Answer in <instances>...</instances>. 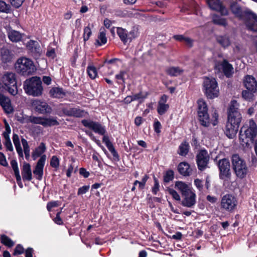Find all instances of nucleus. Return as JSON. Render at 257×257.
Listing matches in <instances>:
<instances>
[{"label": "nucleus", "mask_w": 257, "mask_h": 257, "mask_svg": "<svg viewBox=\"0 0 257 257\" xmlns=\"http://www.w3.org/2000/svg\"><path fill=\"white\" fill-rule=\"evenodd\" d=\"M257 134V126L253 119L247 121L239 132V142L243 147L249 148Z\"/></svg>", "instance_id": "1"}, {"label": "nucleus", "mask_w": 257, "mask_h": 257, "mask_svg": "<svg viewBox=\"0 0 257 257\" xmlns=\"http://www.w3.org/2000/svg\"><path fill=\"white\" fill-rule=\"evenodd\" d=\"M175 187L181 194L182 206L188 208L193 207L196 203V195L191 186L182 181H177Z\"/></svg>", "instance_id": "2"}, {"label": "nucleus", "mask_w": 257, "mask_h": 257, "mask_svg": "<svg viewBox=\"0 0 257 257\" xmlns=\"http://www.w3.org/2000/svg\"><path fill=\"white\" fill-rule=\"evenodd\" d=\"M198 114L199 120L204 126L208 127L211 124L213 126L218 123V114L216 110L212 114V118H210L207 113V106L205 102L202 99L198 100Z\"/></svg>", "instance_id": "3"}, {"label": "nucleus", "mask_w": 257, "mask_h": 257, "mask_svg": "<svg viewBox=\"0 0 257 257\" xmlns=\"http://www.w3.org/2000/svg\"><path fill=\"white\" fill-rule=\"evenodd\" d=\"M23 88L27 94L35 97L41 96L43 90L41 79L37 76L26 80L24 82Z\"/></svg>", "instance_id": "4"}, {"label": "nucleus", "mask_w": 257, "mask_h": 257, "mask_svg": "<svg viewBox=\"0 0 257 257\" xmlns=\"http://www.w3.org/2000/svg\"><path fill=\"white\" fill-rule=\"evenodd\" d=\"M242 119L240 112L228 114L225 134L229 139L233 138L236 135Z\"/></svg>", "instance_id": "5"}, {"label": "nucleus", "mask_w": 257, "mask_h": 257, "mask_svg": "<svg viewBox=\"0 0 257 257\" xmlns=\"http://www.w3.org/2000/svg\"><path fill=\"white\" fill-rule=\"evenodd\" d=\"M15 68L18 73L24 76H29L33 74L36 70L33 62L26 57L18 59Z\"/></svg>", "instance_id": "6"}, {"label": "nucleus", "mask_w": 257, "mask_h": 257, "mask_svg": "<svg viewBox=\"0 0 257 257\" xmlns=\"http://www.w3.org/2000/svg\"><path fill=\"white\" fill-rule=\"evenodd\" d=\"M233 169L236 176L240 178H244L248 173V168L245 161L238 155H233L232 157Z\"/></svg>", "instance_id": "7"}, {"label": "nucleus", "mask_w": 257, "mask_h": 257, "mask_svg": "<svg viewBox=\"0 0 257 257\" xmlns=\"http://www.w3.org/2000/svg\"><path fill=\"white\" fill-rule=\"evenodd\" d=\"M2 86L13 95L18 93L16 77L15 73L10 72L5 74L1 79Z\"/></svg>", "instance_id": "8"}, {"label": "nucleus", "mask_w": 257, "mask_h": 257, "mask_svg": "<svg viewBox=\"0 0 257 257\" xmlns=\"http://www.w3.org/2000/svg\"><path fill=\"white\" fill-rule=\"evenodd\" d=\"M203 88L206 96L210 99L216 97L219 94L217 83L213 77H205L203 81Z\"/></svg>", "instance_id": "9"}, {"label": "nucleus", "mask_w": 257, "mask_h": 257, "mask_svg": "<svg viewBox=\"0 0 257 257\" xmlns=\"http://www.w3.org/2000/svg\"><path fill=\"white\" fill-rule=\"evenodd\" d=\"M13 141L19 156L23 158L24 156V152L26 158L28 159L30 157V149L28 145V141L23 138L21 139V142L24 149L23 150L21 147L19 137L17 134H13Z\"/></svg>", "instance_id": "10"}, {"label": "nucleus", "mask_w": 257, "mask_h": 257, "mask_svg": "<svg viewBox=\"0 0 257 257\" xmlns=\"http://www.w3.org/2000/svg\"><path fill=\"white\" fill-rule=\"evenodd\" d=\"M237 204L236 198L231 194L224 195L221 200L220 207L223 210L227 212H232L235 208Z\"/></svg>", "instance_id": "11"}, {"label": "nucleus", "mask_w": 257, "mask_h": 257, "mask_svg": "<svg viewBox=\"0 0 257 257\" xmlns=\"http://www.w3.org/2000/svg\"><path fill=\"white\" fill-rule=\"evenodd\" d=\"M230 167V163L228 160L223 159L219 161V177L221 179L224 181H228L230 179L231 176Z\"/></svg>", "instance_id": "12"}, {"label": "nucleus", "mask_w": 257, "mask_h": 257, "mask_svg": "<svg viewBox=\"0 0 257 257\" xmlns=\"http://www.w3.org/2000/svg\"><path fill=\"white\" fill-rule=\"evenodd\" d=\"M209 156L208 152L205 150H201L196 156V162L198 169L200 171L204 170L208 163Z\"/></svg>", "instance_id": "13"}, {"label": "nucleus", "mask_w": 257, "mask_h": 257, "mask_svg": "<svg viewBox=\"0 0 257 257\" xmlns=\"http://www.w3.org/2000/svg\"><path fill=\"white\" fill-rule=\"evenodd\" d=\"M82 124L85 127L92 130L95 133L100 135H104L105 133V129L100 123L93 121L90 119H83L81 121Z\"/></svg>", "instance_id": "14"}, {"label": "nucleus", "mask_w": 257, "mask_h": 257, "mask_svg": "<svg viewBox=\"0 0 257 257\" xmlns=\"http://www.w3.org/2000/svg\"><path fill=\"white\" fill-rule=\"evenodd\" d=\"M33 108L40 113H49L51 111V108L44 101L38 99L32 100L31 103Z\"/></svg>", "instance_id": "15"}, {"label": "nucleus", "mask_w": 257, "mask_h": 257, "mask_svg": "<svg viewBox=\"0 0 257 257\" xmlns=\"http://www.w3.org/2000/svg\"><path fill=\"white\" fill-rule=\"evenodd\" d=\"M26 47L31 55L34 58H37L41 55L42 49L37 41L30 40L27 43Z\"/></svg>", "instance_id": "16"}, {"label": "nucleus", "mask_w": 257, "mask_h": 257, "mask_svg": "<svg viewBox=\"0 0 257 257\" xmlns=\"http://www.w3.org/2000/svg\"><path fill=\"white\" fill-rule=\"evenodd\" d=\"M46 160V156L43 155L38 160L33 173L35 175L36 178L39 180H42L43 176V169Z\"/></svg>", "instance_id": "17"}, {"label": "nucleus", "mask_w": 257, "mask_h": 257, "mask_svg": "<svg viewBox=\"0 0 257 257\" xmlns=\"http://www.w3.org/2000/svg\"><path fill=\"white\" fill-rule=\"evenodd\" d=\"M207 3L211 9L219 12L222 15H228L227 9L222 5L219 0H207Z\"/></svg>", "instance_id": "18"}, {"label": "nucleus", "mask_w": 257, "mask_h": 257, "mask_svg": "<svg viewBox=\"0 0 257 257\" xmlns=\"http://www.w3.org/2000/svg\"><path fill=\"white\" fill-rule=\"evenodd\" d=\"M243 83L245 87L249 91L255 92L257 90V82L254 77L247 75L244 78Z\"/></svg>", "instance_id": "19"}, {"label": "nucleus", "mask_w": 257, "mask_h": 257, "mask_svg": "<svg viewBox=\"0 0 257 257\" xmlns=\"http://www.w3.org/2000/svg\"><path fill=\"white\" fill-rule=\"evenodd\" d=\"M0 105L6 113L8 114L11 113L13 112V107L11 105L10 99L2 94L0 93Z\"/></svg>", "instance_id": "20"}, {"label": "nucleus", "mask_w": 257, "mask_h": 257, "mask_svg": "<svg viewBox=\"0 0 257 257\" xmlns=\"http://www.w3.org/2000/svg\"><path fill=\"white\" fill-rule=\"evenodd\" d=\"M64 113L67 115L76 117H82L85 116L87 114L86 111L78 108L64 109Z\"/></svg>", "instance_id": "21"}, {"label": "nucleus", "mask_w": 257, "mask_h": 257, "mask_svg": "<svg viewBox=\"0 0 257 257\" xmlns=\"http://www.w3.org/2000/svg\"><path fill=\"white\" fill-rule=\"evenodd\" d=\"M248 20L246 22L247 28L252 31H257V15L250 12L248 13Z\"/></svg>", "instance_id": "22"}, {"label": "nucleus", "mask_w": 257, "mask_h": 257, "mask_svg": "<svg viewBox=\"0 0 257 257\" xmlns=\"http://www.w3.org/2000/svg\"><path fill=\"white\" fill-rule=\"evenodd\" d=\"M167 99V96L166 95H163L162 96L160 101H159L157 111L158 113L160 115L164 114L167 111L169 107V105L166 104Z\"/></svg>", "instance_id": "23"}, {"label": "nucleus", "mask_w": 257, "mask_h": 257, "mask_svg": "<svg viewBox=\"0 0 257 257\" xmlns=\"http://www.w3.org/2000/svg\"><path fill=\"white\" fill-rule=\"evenodd\" d=\"M23 180L25 181H31L32 179V174L31 166L29 163H24L22 170Z\"/></svg>", "instance_id": "24"}, {"label": "nucleus", "mask_w": 257, "mask_h": 257, "mask_svg": "<svg viewBox=\"0 0 257 257\" xmlns=\"http://www.w3.org/2000/svg\"><path fill=\"white\" fill-rule=\"evenodd\" d=\"M11 165L14 172V174L16 178L17 182L19 186L22 188L23 187V185L22 182V179L20 174V171L17 161L15 160H12L11 161Z\"/></svg>", "instance_id": "25"}, {"label": "nucleus", "mask_w": 257, "mask_h": 257, "mask_svg": "<svg viewBox=\"0 0 257 257\" xmlns=\"http://www.w3.org/2000/svg\"><path fill=\"white\" fill-rule=\"evenodd\" d=\"M178 170L179 172L184 176H189L192 172L190 165L186 162H181L178 166Z\"/></svg>", "instance_id": "26"}, {"label": "nucleus", "mask_w": 257, "mask_h": 257, "mask_svg": "<svg viewBox=\"0 0 257 257\" xmlns=\"http://www.w3.org/2000/svg\"><path fill=\"white\" fill-rule=\"evenodd\" d=\"M102 141L105 144L108 150L110 152L114 158L118 159L119 156L117 152L116 151L115 148H114L112 144L109 141L108 137L107 136H105L104 135Z\"/></svg>", "instance_id": "27"}, {"label": "nucleus", "mask_w": 257, "mask_h": 257, "mask_svg": "<svg viewBox=\"0 0 257 257\" xmlns=\"http://www.w3.org/2000/svg\"><path fill=\"white\" fill-rule=\"evenodd\" d=\"M116 33L124 44L130 42L128 33L126 30L121 27L116 28Z\"/></svg>", "instance_id": "28"}, {"label": "nucleus", "mask_w": 257, "mask_h": 257, "mask_svg": "<svg viewBox=\"0 0 257 257\" xmlns=\"http://www.w3.org/2000/svg\"><path fill=\"white\" fill-rule=\"evenodd\" d=\"M46 147L44 143L42 142L40 145L35 148L32 153V158L34 160H36L38 157H41L42 154L46 151Z\"/></svg>", "instance_id": "29"}, {"label": "nucleus", "mask_w": 257, "mask_h": 257, "mask_svg": "<svg viewBox=\"0 0 257 257\" xmlns=\"http://www.w3.org/2000/svg\"><path fill=\"white\" fill-rule=\"evenodd\" d=\"M221 66L224 75L227 77H229L232 75L233 72V68L232 65L229 64L227 60H224Z\"/></svg>", "instance_id": "30"}, {"label": "nucleus", "mask_w": 257, "mask_h": 257, "mask_svg": "<svg viewBox=\"0 0 257 257\" xmlns=\"http://www.w3.org/2000/svg\"><path fill=\"white\" fill-rule=\"evenodd\" d=\"M233 55L236 58H240L244 55L245 50L242 44L235 43L232 47Z\"/></svg>", "instance_id": "31"}, {"label": "nucleus", "mask_w": 257, "mask_h": 257, "mask_svg": "<svg viewBox=\"0 0 257 257\" xmlns=\"http://www.w3.org/2000/svg\"><path fill=\"white\" fill-rule=\"evenodd\" d=\"M8 38L13 42H18L21 40L22 34L15 30H9L8 33Z\"/></svg>", "instance_id": "32"}, {"label": "nucleus", "mask_w": 257, "mask_h": 257, "mask_svg": "<svg viewBox=\"0 0 257 257\" xmlns=\"http://www.w3.org/2000/svg\"><path fill=\"white\" fill-rule=\"evenodd\" d=\"M216 41L224 48H227L231 44L230 38L227 35L217 36Z\"/></svg>", "instance_id": "33"}, {"label": "nucleus", "mask_w": 257, "mask_h": 257, "mask_svg": "<svg viewBox=\"0 0 257 257\" xmlns=\"http://www.w3.org/2000/svg\"><path fill=\"white\" fill-rule=\"evenodd\" d=\"M190 146L189 143L184 141L179 146L178 153L181 156H186L189 152Z\"/></svg>", "instance_id": "34"}, {"label": "nucleus", "mask_w": 257, "mask_h": 257, "mask_svg": "<svg viewBox=\"0 0 257 257\" xmlns=\"http://www.w3.org/2000/svg\"><path fill=\"white\" fill-rule=\"evenodd\" d=\"M50 95L54 98H63L65 95V93L62 88L54 87L50 90Z\"/></svg>", "instance_id": "35"}, {"label": "nucleus", "mask_w": 257, "mask_h": 257, "mask_svg": "<svg viewBox=\"0 0 257 257\" xmlns=\"http://www.w3.org/2000/svg\"><path fill=\"white\" fill-rule=\"evenodd\" d=\"M230 10L232 13L238 18L242 17V11L240 6L236 3H233L230 5Z\"/></svg>", "instance_id": "36"}, {"label": "nucleus", "mask_w": 257, "mask_h": 257, "mask_svg": "<svg viewBox=\"0 0 257 257\" xmlns=\"http://www.w3.org/2000/svg\"><path fill=\"white\" fill-rule=\"evenodd\" d=\"M166 73L171 76H177L183 72V70L179 67H170L167 68Z\"/></svg>", "instance_id": "37"}, {"label": "nucleus", "mask_w": 257, "mask_h": 257, "mask_svg": "<svg viewBox=\"0 0 257 257\" xmlns=\"http://www.w3.org/2000/svg\"><path fill=\"white\" fill-rule=\"evenodd\" d=\"M107 40L105 30L104 29H100L97 39L96 40L97 44L98 46L104 45L106 43Z\"/></svg>", "instance_id": "38"}, {"label": "nucleus", "mask_w": 257, "mask_h": 257, "mask_svg": "<svg viewBox=\"0 0 257 257\" xmlns=\"http://www.w3.org/2000/svg\"><path fill=\"white\" fill-rule=\"evenodd\" d=\"M59 122L54 117L44 118L43 117V125L44 126H51L57 125Z\"/></svg>", "instance_id": "39"}, {"label": "nucleus", "mask_w": 257, "mask_h": 257, "mask_svg": "<svg viewBox=\"0 0 257 257\" xmlns=\"http://www.w3.org/2000/svg\"><path fill=\"white\" fill-rule=\"evenodd\" d=\"M239 104L237 101L233 100L230 102L228 114H234L236 112H239L238 111Z\"/></svg>", "instance_id": "40"}, {"label": "nucleus", "mask_w": 257, "mask_h": 257, "mask_svg": "<svg viewBox=\"0 0 257 257\" xmlns=\"http://www.w3.org/2000/svg\"><path fill=\"white\" fill-rule=\"evenodd\" d=\"M1 240L3 244L9 247H12L15 244L14 242L10 237L4 234L1 235Z\"/></svg>", "instance_id": "41"}, {"label": "nucleus", "mask_w": 257, "mask_h": 257, "mask_svg": "<svg viewBox=\"0 0 257 257\" xmlns=\"http://www.w3.org/2000/svg\"><path fill=\"white\" fill-rule=\"evenodd\" d=\"M147 95L148 94L147 93L140 92L132 95V97L134 101H139L140 103H142L147 98Z\"/></svg>", "instance_id": "42"}, {"label": "nucleus", "mask_w": 257, "mask_h": 257, "mask_svg": "<svg viewBox=\"0 0 257 257\" xmlns=\"http://www.w3.org/2000/svg\"><path fill=\"white\" fill-rule=\"evenodd\" d=\"M212 21L214 24L225 26L227 25L226 19L221 18L220 17L214 15L212 17Z\"/></svg>", "instance_id": "43"}, {"label": "nucleus", "mask_w": 257, "mask_h": 257, "mask_svg": "<svg viewBox=\"0 0 257 257\" xmlns=\"http://www.w3.org/2000/svg\"><path fill=\"white\" fill-rule=\"evenodd\" d=\"M87 72L89 77L92 79H95L97 75V72L96 68L92 65H89L87 68Z\"/></svg>", "instance_id": "44"}, {"label": "nucleus", "mask_w": 257, "mask_h": 257, "mask_svg": "<svg viewBox=\"0 0 257 257\" xmlns=\"http://www.w3.org/2000/svg\"><path fill=\"white\" fill-rule=\"evenodd\" d=\"M148 178L149 176L147 175H145L142 178L141 181L136 180L134 183V185L135 186H136L137 184H139V189L140 190H142L145 188L146 182L147 181Z\"/></svg>", "instance_id": "45"}, {"label": "nucleus", "mask_w": 257, "mask_h": 257, "mask_svg": "<svg viewBox=\"0 0 257 257\" xmlns=\"http://www.w3.org/2000/svg\"><path fill=\"white\" fill-rule=\"evenodd\" d=\"M126 74L125 71H120L119 73L117 74L115 76V78L117 80L118 84L124 83L125 78L124 76Z\"/></svg>", "instance_id": "46"}, {"label": "nucleus", "mask_w": 257, "mask_h": 257, "mask_svg": "<svg viewBox=\"0 0 257 257\" xmlns=\"http://www.w3.org/2000/svg\"><path fill=\"white\" fill-rule=\"evenodd\" d=\"M139 35V28L137 27H134L132 30L128 33V36L130 37L129 40L130 42H131L132 40L138 37Z\"/></svg>", "instance_id": "47"}, {"label": "nucleus", "mask_w": 257, "mask_h": 257, "mask_svg": "<svg viewBox=\"0 0 257 257\" xmlns=\"http://www.w3.org/2000/svg\"><path fill=\"white\" fill-rule=\"evenodd\" d=\"M28 121L32 123L43 125V117L30 116L28 118Z\"/></svg>", "instance_id": "48"}, {"label": "nucleus", "mask_w": 257, "mask_h": 257, "mask_svg": "<svg viewBox=\"0 0 257 257\" xmlns=\"http://www.w3.org/2000/svg\"><path fill=\"white\" fill-rule=\"evenodd\" d=\"M253 92L250 91L249 90H244L242 91L241 95L244 99L250 101L253 98Z\"/></svg>", "instance_id": "49"}, {"label": "nucleus", "mask_w": 257, "mask_h": 257, "mask_svg": "<svg viewBox=\"0 0 257 257\" xmlns=\"http://www.w3.org/2000/svg\"><path fill=\"white\" fill-rule=\"evenodd\" d=\"M10 6L4 1H0V12L9 13L10 12Z\"/></svg>", "instance_id": "50"}, {"label": "nucleus", "mask_w": 257, "mask_h": 257, "mask_svg": "<svg viewBox=\"0 0 257 257\" xmlns=\"http://www.w3.org/2000/svg\"><path fill=\"white\" fill-rule=\"evenodd\" d=\"M168 192L172 196L174 199L176 201H180V196L176 190L172 188H168Z\"/></svg>", "instance_id": "51"}, {"label": "nucleus", "mask_w": 257, "mask_h": 257, "mask_svg": "<svg viewBox=\"0 0 257 257\" xmlns=\"http://www.w3.org/2000/svg\"><path fill=\"white\" fill-rule=\"evenodd\" d=\"M174 178V172L172 170H169L166 172L164 177V180L166 182H169Z\"/></svg>", "instance_id": "52"}, {"label": "nucleus", "mask_w": 257, "mask_h": 257, "mask_svg": "<svg viewBox=\"0 0 257 257\" xmlns=\"http://www.w3.org/2000/svg\"><path fill=\"white\" fill-rule=\"evenodd\" d=\"M50 165L52 167L57 168L59 166V160L57 157L53 156L50 161Z\"/></svg>", "instance_id": "53"}, {"label": "nucleus", "mask_w": 257, "mask_h": 257, "mask_svg": "<svg viewBox=\"0 0 257 257\" xmlns=\"http://www.w3.org/2000/svg\"><path fill=\"white\" fill-rule=\"evenodd\" d=\"M91 35V31L90 28L89 27H86L84 29V33H83V38H84V41H87L90 35Z\"/></svg>", "instance_id": "54"}, {"label": "nucleus", "mask_w": 257, "mask_h": 257, "mask_svg": "<svg viewBox=\"0 0 257 257\" xmlns=\"http://www.w3.org/2000/svg\"><path fill=\"white\" fill-rule=\"evenodd\" d=\"M60 204V202L58 201H51L47 203V208L49 211L51 210V209L53 207H58Z\"/></svg>", "instance_id": "55"}, {"label": "nucleus", "mask_w": 257, "mask_h": 257, "mask_svg": "<svg viewBox=\"0 0 257 257\" xmlns=\"http://www.w3.org/2000/svg\"><path fill=\"white\" fill-rule=\"evenodd\" d=\"M63 209V208L61 209V210L58 212L56 216L54 218L53 220L57 224L61 225L63 224V221L62 219L60 217V214L62 212V210Z\"/></svg>", "instance_id": "56"}, {"label": "nucleus", "mask_w": 257, "mask_h": 257, "mask_svg": "<svg viewBox=\"0 0 257 257\" xmlns=\"http://www.w3.org/2000/svg\"><path fill=\"white\" fill-rule=\"evenodd\" d=\"M24 249L23 247L21 244H18L15 249L14 255H16L21 254L24 252Z\"/></svg>", "instance_id": "57"}, {"label": "nucleus", "mask_w": 257, "mask_h": 257, "mask_svg": "<svg viewBox=\"0 0 257 257\" xmlns=\"http://www.w3.org/2000/svg\"><path fill=\"white\" fill-rule=\"evenodd\" d=\"M89 185H85L79 188L78 190L77 194L79 195L86 193L89 190Z\"/></svg>", "instance_id": "58"}, {"label": "nucleus", "mask_w": 257, "mask_h": 257, "mask_svg": "<svg viewBox=\"0 0 257 257\" xmlns=\"http://www.w3.org/2000/svg\"><path fill=\"white\" fill-rule=\"evenodd\" d=\"M11 5L16 8H19L24 0H10Z\"/></svg>", "instance_id": "59"}, {"label": "nucleus", "mask_w": 257, "mask_h": 257, "mask_svg": "<svg viewBox=\"0 0 257 257\" xmlns=\"http://www.w3.org/2000/svg\"><path fill=\"white\" fill-rule=\"evenodd\" d=\"M0 164L5 167L8 166L5 156L1 152L0 153Z\"/></svg>", "instance_id": "60"}, {"label": "nucleus", "mask_w": 257, "mask_h": 257, "mask_svg": "<svg viewBox=\"0 0 257 257\" xmlns=\"http://www.w3.org/2000/svg\"><path fill=\"white\" fill-rule=\"evenodd\" d=\"M154 128L156 133L159 134L161 132V124L158 120L155 122Z\"/></svg>", "instance_id": "61"}, {"label": "nucleus", "mask_w": 257, "mask_h": 257, "mask_svg": "<svg viewBox=\"0 0 257 257\" xmlns=\"http://www.w3.org/2000/svg\"><path fill=\"white\" fill-rule=\"evenodd\" d=\"M159 190V184L156 179L155 178V183L153 187L152 188V192L154 194H156Z\"/></svg>", "instance_id": "62"}, {"label": "nucleus", "mask_w": 257, "mask_h": 257, "mask_svg": "<svg viewBox=\"0 0 257 257\" xmlns=\"http://www.w3.org/2000/svg\"><path fill=\"white\" fill-rule=\"evenodd\" d=\"M194 184L196 187L199 190H201L203 188V182L199 179H196L194 180Z\"/></svg>", "instance_id": "63"}, {"label": "nucleus", "mask_w": 257, "mask_h": 257, "mask_svg": "<svg viewBox=\"0 0 257 257\" xmlns=\"http://www.w3.org/2000/svg\"><path fill=\"white\" fill-rule=\"evenodd\" d=\"M79 173L81 175L83 176L84 178H88L90 175L89 172L84 168H81L79 170Z\"/></svg>", "instance_id": "64"}]
</instances>
